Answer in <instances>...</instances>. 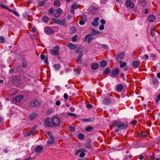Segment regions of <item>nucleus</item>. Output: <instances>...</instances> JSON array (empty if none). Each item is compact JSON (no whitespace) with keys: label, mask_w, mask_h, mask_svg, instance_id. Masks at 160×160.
I'll list each match as a JSON object with an SVG mask.
<instances>
[{"label":"nucleus","mask_w":160,"mask_h":160,"mask_svg":"<svg viewBox=\"0 0 160 160\" xmlns=\"http://www.w3.org/2000/svg\"><path fill=\"white\" fill-rule=\"evenodd\" d=\"M66 20L65 19H63L62 20H61V22L60 23L59 25L64 26L66 25Z\"/></svg>","instance_id":"473e14b6"},{"label":"nucleus","mask_w":160,"mask_h":160,"mask_svg":"<svg viewBox=\"0 0 160 160\" xmlns=\"http://www.w3.org/2000/svg\"><path fill=\"white\" fill-rule=\"evenodd\" d=\"M12 13L17 16H19V14L18 13V12L16 11H15L13 10V12H12Z\"/></svg>","instance_id":"0e129e2a"},{"label":"nucleus","mask_w":160,"mask_h":160,"mask_svg":"<svg viewBox=\"0 0 160 160\" xmlns=\"http://www.w3.org/2000/svg\"><path fill=\"white\" fill-rule=\"evenodd\" d=\"M94 118H84L82 120L83 122H92L94 121Z\"/></svg>","instance_id":"aec40b11"},{"label":"nucleus","mask_w":160,"mask_h":160,"mask_svg":"<svg viewBox=\"0 0 160 160\" xmlns=\"http://www.w3.org/2000/svg\"><path fill=\"white\" fill-rule=\"evenodd\" d=\"M107 62L105 60H103L100 62V65L102 67H104L107 65Z\"/></svg>","instance_id":"c85d7f7f"},{"label":"nucleus","mask_w":160,"mask_h":160,"mask_svg":"<svg viewBox=\"0 0 160 160\" xmlns=\"http://www.w3.org/2000/svg\"><path fill=\"white\" fill-rule=\"evenodd\" d=\"M51 118L53 128L58 126L59 125L60 121L59 119L58 118L54 117Z\"/></svg>","instance_id":"423d86ee"},{"label":"nucleus","mask_w":160,"mask_h":160,"mask_svg":"<svg viewBox=\"0 0 160 160\" xmlns=\"http://www.w3.org/2000/svg\"><path fill=\"white\" fill-rule=\"evenodd\" d=\"M63 98L65 99H67L68 98V95L66 93L64 94L63 95Z\"/></svg>","instance_id":"69168bd1"},{"label":"nucleus","mask_w":160,"mask_h":160,"mask_svg":"<svg viewBox=\"0 0 160 160\" xmlns=\"http://www.w3.org/2000/svg\"><path fill=\"white\" fill-rule=\"evenodd\" d=\"M54 9L52 8H51L49 10V14H52L54 12Z\"/></svg>","instance_id":"4d7b16f0"},{"label":"nucleus","mask_w":160,"mask_h":160,"mask_svg":"<svg viewBox=\"0 0 160 160\" xmlns=\"http://www.w3.org/2000/svg\"><path fill=\"white\" fill-rule=\"evenodd\" d=\"M123 88V86L122 84H119L117 86L116 90L118 92H120L122 89Z\"/></svg>","instance_id":"412c9836"},{"label":"nucleus","mask_w":160,"mask_h":160,"mask_svg":"<svg viewBox=\"0 0 160 160\" xmlns=\"http://www.w3.org/2000/svg\"><path fill=\"white\" fill-rule=\"evenodd\" d=\"M99 18L97 17L94 19V21L92 22V24L94 26L96 27L98 26L99 24L98 21Z\"/></svg>","instance_id":"9b49d317"},{"label":"nucleus","mask_w":160,"mask_h":160,"mask_svg":"<svg viewBox=\"0 0 160 160\" xmlns=\"http://www.w3.org/2000/svg\"><path fill=\"white\" fill-rule=\"evenodd\" d=\"M41 104V102L39 99H35L31 100L29 105L32 107H38Z\"/></svg>","instance_id":"f03ea898"},{"label":"nucleus","mask_w":160,"mask_h":160,"mask_svg":"<svg viewBox=\"0 0 160 160\" xmlns=\"http://www.w3.org/2000/svg\"><path fill=\"white\" fill-rule=\"evenodd\" d=\"M140 62V61H134L132 63V65L135 68H138L139 66Z\"/></svg>","instance_id":"4468645a"},{"label":"nucleus","mask_w":160,"mask_h":160,"mask_svg":"<svg viewBox=\"0 0 160 160\" xmlns=\"http://www.w3.org/2000/svg\"><path fill=\"white\" fill-rule=\"evenodd\" d=\"M115 103V100L112 98L106 97L103 100V103L105 105H108L110 104H113Z\"/></svg>","instance_id":"7ed1b4c3"},{"label":"nucleus","mask_w":160,"mask_h":160,"mask_svg":"<svg viewBox=\"0 0 160 160\" xmlns=\"http://www.w3.org/2000/svg\"><path fill=\"white\" fill-rule=\"evenodd\" d=\"M51 118H48L46 119L44 122V125L45 126L48 128H53L52 124Z\"/></svg>","instance_id":"39448f33"},{"label":"nucleus","mask_w":160,"mask_h":160,"mask_svg":"<svg viewBox=\"0 0 160 160\" xmlns=\"http://www.w3.org/2000/svg\"><path fill=\"white\" fill-rule=\"evenodd\" d=\"M49 20L47 16H44L42 18V21L45 23H47L48 22Z\"/></svg>","instance_id":"cd10ccee"},{"label":"nucleus","mask_w":160,"mask_h":160,"mask_svg":"<svg viewBox=\"0 0 160 160\" xmlns=\"http://www.w3.org/2000/svg\"><path fill=\"white\" fill-rule=\"evenodd\" d=\"M137 121L136 120H134L132 121L131 123L133 125H135L137 124Z\"/></svg>","instance_id":"774afa93"},{"label":"nucleus","mask_w":160,"mask_h":160,"mask_svg":"<svg viewBox=\"0 0 160 160\" xmlns=\"http://www.w3.org/2000/svg\"><path fill=\"white\" fill-rule=\"evenodd\" d=\"M56 11H57V12L59 13H60L62 12V10L60 8H58L56 9Z\"/></svg>","instance_id":"13d9d810"},{"label":"nucleus","mask_w":160,"mask_h":160,"mask_svg":"<svg viewBox=\"0 0 160 160\" xmlns=\"http://www.w3.org/2000/svg\"><path fill=\"white\" fill-rule=\"evenodd\" d=\"M149 58L147 54L144 55L142 57V59L144 60H147Z\"/></svg>","instance_id":"3c124183"},{"label":"nucleus","mask_w":160,"mask_h":160,"mask_svg":"<svg viewBox=\"0 0 160 160\" xmlns=\"http://www.w3.org/2000/svg\"><path fill=\"white\" fill-rule=\"evenodd\" d=\"M5 41V38L3 36H1L0 37V42L4 43Z\"/></svg>","instance_id":"79ce46f5"},{"label":"nucleus","mask_w":160,"mask_h":160,"mask_svg":"<svg viewBox=\"0 0 160 160\" xmlns=\"http://www.w3.org/2000/svg\"><path fill=\"white\" fill-rule=\"evenodd\" d=\"M152 82L153 84L157 85L158 84V81L156 78H154L152 79Z\"/></svg>","instance_id":"a878e982"},{"label":"nucleus","mask_w":160,"mask_h":160,"mask_svg":"<svg viewBox=\"0 0 160 160\" xmlns=\"http://www.w3.org/2000/svg\"><path fill=\"white\" fill-rule=\"evenodd\" d=\"M148 19L149 21L152 22L155 21L156 19V18L154 15H151L148 17Z\"/></svg>","instance_id":"f8f14e48"},{"label":"nucleus","mask_w":160,"mask_h":160,"mask_svg":"<svg viewBox=\"0 0 160 160\" xmlns=\"http://www.w3.org/2000/svg\"><path fill=\"white\" fill-rule=\"evenodd\" d=\"M82 150H83V151H84L86 152V151L85 150H84V149H79L78 150H77L75 152V155H78L79 153L80 152H81V151H82Z\"/></svg>","instance_id":"e433bc0d"},{"label":"nucleus","mask_w":160,"mask_h":160,"mask_svg":"<svg viewBox=\"0 0 160 160\" xmlns=\"http://www.w3.org/2000/svg\"><path fill=\"white\" fill-rule=\"evenodd\" d=\"M44 32L47 34H51L53 33L54 31L51 27L47 26L44 28Z\"/></svg>","instance_id":"6e6552de"},{"label":"nucleus","mask_w":160,"mask_h":160,"mask_svg":"<svg viewBox=\"0 0 160 160\" xmlns=\"http://www.w3.org/2000/svg\"><path fill=\"white\" fill-rule=\"evenodd\" d=\"M53 67L56 71L59 70V68L61 67L60 66V64L59 63L55 64L53 65Z\"/></svg>","instance_id":"6ab92c4d"},{"label":"nucleus","mask_w":160,"mask_h":160,"mask_svg":"<svg viewBox=\"0 0 160 160\" xmlns=\"http://www.w3.org/2000/svg\"><path fill=\"white\" fill-rule=\"evenodd\" d=\"M119 71L118 69H115L112 72V74L113 76H116L118 73Z\"/></svg>","instance_id":"4be33fe9"},{"label":"nucleus","mask_w":160,"mask_h":160,"mask_svg":"<svg viewBox=\"0 0 160 160\" xmlns=\"http://www.w3.org/2000/svg\"><path fill=\"white\" fill-rule=\"evenodd\" d=\"M160 100V93L159 94V95L157 96V98L155 100V102L156 103H157Z\"/></svg>","instance_id":"c03bdc74"},{"label":"nucleus","mask_w":160,"mask_h":160,"mask_svg":"<svg viewBox=\"0 0 160 160\" xmlns=\"http://www.w3.org/2000/svg\"><path fill=\"white\" fill-rule=\"evenodd\" d=\"M85 155V153L83 151L81 152V153L79 154V157H83Z\"/></svg>","instance_id":"864d4df0"},{"label":"nucleus","mask_w":160,"mask_h":160,"mask_svg":"<svg viewBox=\"0 0 160 160\" xmlns=\"http://www.w3.org/2000/svg\"><path fill=\"white\" fill-rule=\"evenodd\" d=\"M127 65V63L126 62H124L121 63L120 65V67L121 68H123L125 67Z\"/></svg>","instance_id":"37998d69"},{"label":"nucleus","mask_w":160,"mask_h":160,"mask_svg":"<svg viewBox=\"0 0 160 160\" xmlns=\"http://www.w3.org/2000/svg\"><path fill=\"white\" fill-rule=\"evenodd\" d=\"M59 0H56L54 2V5L57 6L58 7L60 6V3L59 2Z\"/></svg>","instance_id":"58836bf2"},{"label":"nucleus","mask_w":160,"mask_h":160,"mask_svg":"<svg viewBox=\"0 0 160 160\" xmlns=\"http://www.w3.org/2000/svg\"><path fill=\"white\" fill-rule=\"evenodd\" d=\"M32 131L30 130L29 132H28L27 133H26L25 134V135L26 136H28L31 135L32 134Z\"/></svg>","instance_id":"338daca9"},{"label":"nucleus","mask_w":160,"mask_h":160,"mask_svg":"<svg viewBox=\"0 0 160 160\" xmlns=\"http://www.w3.org/2000/svg\"><path fill=\"white\" fill-rule=\"evenodd\" d=\"M78 8V6L77 5V3L74 2L71 6V8L74 9H77Z\"/></svg>","instance_id":"393cba45"},{"label":"nucleus","mask_w":160,"mask_h":160,"mask_svg":"<svg viewBox=\"0 0 160 160\" xmlns=\"http://www.w3.org/2000/svg\"><path fill=\"white\" fill-rule=\"evenodd\" d=\"M125 5L127 8H133L135 5L134 3L132 2L130 0H127L125 2Z\"/></svg>","instance_id":"1a4fd4ad"},{"label":"nucleus","mask_w":160,"mask_h":160,"mask_svg":"<svg viewBox=\"0 0 160 160\" xmlns=\"http://www.w3.org/2000/svg\"><path fill=\"white\" fill-rule=\"evenodd\" d=\"M112 126L113 127H118L120 129H127L128 127V125L127 124L122 122L119 121L113 122L112 123Z\"/></svg>","instance_id":"f257e3e1"},{"label":"nucleus","mask_w":160,"mask_h":160,"mask_svg":"<svg viewBox=\"0 0 160 160\" xmlns=\"http://www.w3.org/2000/svg\"><path fill=\"white\" fill-rule=\"evenodd\" d=\"M54 112V110H53V109H48L47 111V114L48 115H50L51 113H52V112Z\"/></svg>","instance_id":"f704fd0d"},{"label":"nucleus","mask_w":160,"mask_h":160,"mask_svg":"<svg viewBox=\"0 0 160 160\" xmlns=\"http://www.w3.org/2000/svg\"><path fill=\"white\" fill-rule=\"evenodd\" d=\"M125 53L122 52L119 54L115 55L114 58L118 61H119L125 57Z\"/></svg>","instance_id":"0eeeda50"},{"label":"nucleus","mask_w":160,"mask_h":160,"mask_svg":"<svg viewBox=\"0 0 160 160\" xmlns=\"http://www.w3.org/2000/svg\"><path fill=\"white\" fill-rule=\"evenodd\" d=\"M93 130V127L90 126H88L86 127L85 128V130L88 132H91Z\"/></svg>","instance_id":"b1692460"},{"label":"nucleus","mask_w":160,"mask_h":160,"mask_svg":"<svg viewBox=\"0 0 160 160\" xmlns=\"http://www.w3.org/2000/svg\"><path fill=\"white\" fill-rule=\"evenodd\" d=\"M82 19H83L84 21H87V17L86 15L85 14H83L82 16Z\"/></svg>","instance_id":"5fc2aeb1"},{"label":"nucleus","mask_w":160,"mask_h":160,"mask_svg":"<svg viewBox=\"0 0 160 160\" xmlns=\"http://www.w3.org/2000/svg\"><path fill=\"white\" fill-rule=\"evenodd\" d=\"M99 65L97 63H93L91 65V68L92 70H96L97 69Z\"/></svg>","instance_id":"f3484780"},{"label":"nucleus","mask_w":160,"mask_h":160,"mask_svg":"<svg viewBox=\"0 0 160 160\" xmlns=\"http://www.w3.org/2000/svg\"><path fill=\"white\" fill-rule=\"evenodd\" d=\"M60 15V13L56 12L54 13V16L56 18H58L59 17Z\"/></svg>","instance_id":"8fccbe9b"},{"label":"nucleus","mask_w":160,"mask_h":160,"mask_svg":"<svg viewBox=\"0 0 160 160\" xmlns=\"http://www.w3.org/2000/svg\"><path fill=\"white\" fill-rule=\"evenodd\" d=\"M104 25H101L99 28V29L101 31L102 30L104 29Z\"/></svg>","instance_id":"e2e57ef3"},{"label":"nucleus","mask_w":160,"mask_h":160,"mask_svg":"<svg viewBox=\"0 0 160 160\" xmlns=\"http://www.w3.org/2000/svg\"><path fill=\"white\" fill-rule=\"evenodd\" d=\"M132 155H129L128 156L125 155L124 156V158L127 159H128V158L131 159L132 158Z\"/></svg>","instance_id":"a18cd8bd"},{"label":"nucleus","mask_w":160,"mask_h":160,"mask_svg":"<svg viewBox=\"0 0 160 160\" xmlns=\"http://www.w3.org/2000/svg\"><path fill=\"white\" fill-rule=\"evenodd\" d=\"M111 70V69L109 68H107L106 70L103 72V73L104 74H108L109 73Z\"/></svg>","instance_id":"72a5a7b5"},{"label":"nucleus","mask_w":160,"mask_h":160,"mask_svg":"<svg viewBox=\"0 0 160 160\" xmlns=\"http://www.w3.org/2000/svg\"><path fill=\"white\" fill-rule=\"evenodd\" d=\"M67 46L71 50L75 49L76 47V45L71 43H69Z\"/></svg>","instance_id":"a211bd4d"},{"label":"nucleus","mask_w":160,"mask_h":160,"mask_svg":"<svg viewBox=\"0 0 160 160\" xmlns=\"http://www.w3.org/2000/svg\"><path fill=\"white\" fill-rule=\"evenodd\" d=\"M68 115L69 116H71L74 117L76 118L77 117V115L74 113H71L70 112H68L67 113Z\"/></svg>","instance_id":"4c0bfd02"},{"label":"nucleus","mask_w":160,"mask_h":160,"mask_svg":"<svg viewBox=\"0 0 160 160\" xmlns=\"http://www.w3.org/2000/svg\"><path fill=\"white\" fill-rule=\"evenodd\" d=\"M37 113L36 112H32L29 115V118L31 120L33 119L37 116Z\"/></svg>","instance_id":"2eb2a0df"},{"label":"nucleus","mask_w":160,"mask_h":160,"mask_svg":"<svg viewBox=\"0 0 160 160\" xmlns=\"http://www.w3.org/2000/svg\"><path fill=\"white\" fill-rule=\"evenodd\" d=\"M79 24L80 25H83L85 24L84 21L83 20H81L79 21Z\"/></svg>","instance_id":"680f3d73"},{"label":"nucleus","mask_w":160,"mask_h":160,"mask_svg":"<svg viewBox=\"0 0 160 160\" xmlns=\"http://www.w3.org/2000/svg\"><path fill=\"white\" fill-rule=\"evenodd\" d=\"M78 36L77 35H76L73 36L72 38V41L73 42H76L77 40Z\"/></svg>","instance_id":"a19ab883"},{"label":"nucleus","mask_w":160,"mask_h":160,"mask_svg":"<svg viewBox=\"0 0 160 160\" xmlns=\"http://www.w3.org/2000/svg\"><path fill=\"white\" fill-rule=\"evenodd\" d=\"M45 3V2L44 1H43L42 2H39V5L40 6H43L44 5Z\"/></svg>","instance_id":"09e8293b"},{"label":"nucleus","mask_w":160,"mask_h":160,"mask_svg":"<svg viewBox=\"0 0 160 160\" xmlns=\"http://www.w3.org/2000/svg\"><path fill=\"white\" fill-rule=\"evenodd\" d=\"M92 31L93 32V33L94 34V35L98 34H99L101 33L99 31H96L93 29H92Z\"/></svg>","instance_id":"de8ad7c7"},{"label":"nucleus","mask_w":160,"mask_h":160,"mask_svg":"<svg viewBox=\"0 0 160 160\" xmlns=\"http://www.w3.org/2000/svg\"><path fill=\"white\" fill-rule=\"evenodd\" d=\"M54 142V138H50L47 141L48 143V144L51 145L53 144Z\"/></svg>","instance_id":"5701e85b"},{"label":"nucleus","mask_w":160,"mask_h":160,"mask_svg":"<svg viewBox=\"0 0 160 160\" xmlns=\"http://www.w3.org/2000/svg\"><path fill=\"white\" fill-rule=\"evenodd\" d=\"M88 37H89V36H88V34L86 35L84 37V38L83 39V41L84 42H86L87 41Z\"/></svg>","instance_id":"bf43d9fd"},{"label":"nucleus","mask_w":160,"mask_h":160,"mask_svg":"<svg viewBox=\"0 0 160 160\" xmlns=\"http://www.w3.org/2000/svg\"><path fill=\"white\" fill-rule=\"evenodd\" d=\"M47 134L50 138H53L52 134L50 132H48Z\"/></svg>","instance_id":"6e6d98bb"},{"label":"nucleus","mask_w":160,"mask_h":160,"mask_svg":"<svg viewBox=\"0 0 160 160\" xmlns=\"http://www.w3.org/2000/svg\"><path fill=\"white\" fill-rule=\"evenodd\" d=\"M17 69L19 72H22L23 70L22 68V66H18L17 68Z\"/></svg>","instance_id":"c9c22d12"},{"label":"nucleus","mask_w":160,"mask_h":160,"mask_svg":"<svg viewBox=\"0 0 160 160\" xmlns=\"http://www.w3.org/2000/svg\"><path fill=\"white\" fill-rule=\"evenodd\" d=\"M27 65V63L26 60L25 59L22 60V66L23 67H26Z\"/></svg>","instance_id":"bb28decb"},{"label":"nucleus","mask_w":160,"mask_h":160,"mask_svg":"<svg viewBox=\"0 0 160 160\" xmlns=\"http://www.w3.org/2000/svg\"><path fill=\"white\" fill-rule=\"evenodd\" d=\"M84 147L87 149H90L92 148L91 144L90 142L89 141H87L84 144Z\"/></svg>","instance_id":"dca6fc26"},{"label":"nucleus","mask_w":160,"mask_h":160,"mask_svg":"<svg viewBox=\"0 0 160 160\" xmlns=\"http://www.w3.org/2000/svg\"><path fill=\"white\" fill-rule=\"evenodd\" d=\"M76 27H72L70 28V32L71 33H73L76 32Z\"/></svg>","instance_id":"c756f323"},{"label":"nucleus","mask_w":160,"mask_h":160,"mask_svg":"<svg viewBox=\"0 0 160 160\" xmlns=\"http://www.w3.org/2000/svg\"><path fill=\"white\" fill-rule=\"evenodd\" d=\"M43 150V148L42 146L41 145H38L36 146L35 149V152L37 153H40Z\"/></svg>","instance_id":"9d476101"},{"label":"nucleus","mask_w":160,"mask_h":160,"mask_svg":"<svg viewBox=\"0 0 160 160\" xmlns=\"http://www.w3.org/2000/svg\"><path fill=\"white\" fill-rule=\"evenodd\" d=\"M23 96L22 95H20L15 97L14 99V101L17 102H19L22 99Z\"/></svg>","instance_id":"ddd939ff"},{"label":"nucleus","mask_w":160,"mask_h":160,"mask_svg":"<svg viewBox=\"0 0 160 160\" xmlns=\"http://www.w3.org/2000/svg\"><path fill=\"white\" fill-rule=\"evenodd\" d=\"M150 32H151V34L153 36H154L155 35V32L153 31V30L152 29H150Z\"/></svg>","instance_id":"603ef678"},{"label":"nucleus","mask_w":160,"mask_h":160,"mask_svg":"<svg viewBox=\"0 0 160 160\" xmlns=\"http://www.w3.org/2000/svg\"><path fill=\"white\" fill-rule=\"evenodd\" d=\"M52 19L53 21L55 22L56 23L60 24V23L61 22V20L56 19L54 18H52Z\"/></svg>","instance_id":"7c9ffc66"},{"label":"nucleus","mask_w":160,"mask_h":160,"mask_svg":"<svg viewBox=\"0 0 160 160\" xmlns=\"http://www.w3.org/2000/svg\"><path fill=\"white\" fill-rule=\"evenodd\" d=\"M93 39V38L89 37L88 38V44H90L91 43L92 40Z\"/></svg>","instance_id":"052dcab7"},{"label":"nucleus","mask_w":160,"mask_h":160,"mask_svg":"<svg viewBox=\"0 0 160 160\" xmlns=\"http://www.w3.org/2000/svg\"><path fill=\"white\" fill-rule=\"evenodd\" d=\"M76 61L79 64H81L82 63V61L80 58H78L76 59Z\"/></svg>","instance_id":"ea45409f"},{"label":"nucleus","mask_w":160,"mask_h":160,"mask_svg":"<svg viewBox=\"0 0 160 160\" xmlns=\"http://www.w3.org/2000/svg\"><path fill=\"white\" fill-rule=\"evenodd\" d=\"M78 138L80 139H83L84 138V135L81 133H79L78 135Z\"/></svg>","instance_id":"2f4dec72"},{"label":"nucleus","mask_w":160,"mask_h":160,"mask_svg":"<svg viewBox=\"0 0 160 160\" xmlns=\"http://www.w3.org/2000/svg\"><path fill=\"white\" fill-rule=\"evenodd\" d=\"M54 49H50L49 51V52L52 55L56 56L59 54V49L58 46L53 47Z\"/></svg>","instance_id":"20e7f679"},{"label":"nucleus","mask_w":160,"mask_h":160,"mask_svg":"<svg viewBox=\"0 0 160 160\" xmlns=\"http://www.w3.org/2000/svg\"><path fill=\"white\" fill-rule=\"evenodd\" d=\"M69 128L70 130L72 132H73L75 131L74 128L72 126H69Z\"/></svg>","instance_id":"49530a36"}]
</instances>
